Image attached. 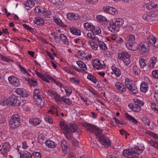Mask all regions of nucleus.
I'll list each match as a JSON object with an SVG mask.
<instances>
[{"instance_id": "7", "label": "nucleus", "mask_w": 158, "mask_h": 158, "mask_svg": "<svg viewBox=\"0 0 158 158\" xmlns=\"http://www.w3.org/2000/svg\"><path fill=\"white\" fill-rule=\"evenodd\" d=\"M130 57V54L126 52L119 53L118 55V59L122 60L126 66L128 65L131 62Z\"/></svg>"}, {"instance_id": "42", "label": "nucleus", "mask_w": 158, "mask_h": 158, "mask_svg": "<svg viewBox=\"0 0 158 158\" xmlns=\"http://www.w3.org/2000/svg\"><path fill=\"white\" fill-rule=\"evenodd\" d=\"M151 109L155 113L158 114V105L154 103H152L150 105Z\"/></svg>"}, {"instance_id": "14", "label": "nucleus", "mask_w": 158, "mask_h": 158, "mask_svg": "<svg viewBox=\"0 0 158 158\" xmlns=\"http://www.w3.org/2000/svg\"><path fill=\"white\" fill-rule=\"evenodd\" d=\"M10 148V144L7 142H5L2 145V147L0 151L1 153L4 156L7 155Z\"/></svg>"}, {"instance_id": "19", "label": "nucleus", "mask_w": 158, "mask_h": 158, "mask_svg": "<svg viewBox=\"0 0 158 158\" xmlns=\"http://www.w3.org/2000/svg\"><path fill=\"white\" fill-rule=\"evenodd\" d=\"M128 107L134 112H138L141 110L140 106L138 104H137L135 102L134 103L129 104Z\"/></svg>"}, {"instance_id": "61", "label": "nucleus", "mask_w": 158, "mask_h": 158, "mask_svg": "<svg viewBox=\"0 0 158 158\" xmlns=\"http://www.w3.org/2000/svg\"><path fill=\"white\" fill-rule=\"evenodd\" d=\"M66 95L69 96L72 93V90L69 87H67L65 89Z\"/></svg>"}, {"instance_id": "56", "label": "nucleus", "mask_w": 158, "mask_h": 158, "mask_svg": "<svg viewBox=\"0 0 158 158\" xmlns=\"http://www.w3.org/2000/svg\"><path fill=\"white\" fill-rule=\"evenodd\" d=\"M97 20L99 22H106L107 19L104 16L102 15H98L96 17Z\"/></svg>"}, {"instance_id": "20", "label": "nucleus", "mask_w": 158, "mask_h": 158, "mask_svg": "<svg viewBox=\"0 0 158 158\" xmlns=\"http://www.w3.org/2000/svg\"><path fill=\"white\" fill-rule=\"evenodd\" d=\"M93 66L94 68L97 69H101L105 67L101 63L100 61L97 59L93 61Z\"/></svg>"}, {"instance_id": "8", "label": "nucleus", "mask_w": 158, "mask_h": 158, "mask_svg": "<svg viewBox=\"0 0 158 158\" xmlns=\"http://www.w3.org/2000/svg\"><path fill=\"white\" fill-rule=\"evenodd\" d=\"M100 143L105 147L108 148L111 145V141L109 138L101 134L97 137Z\"/></svg>"}, {"instance_id": "33", "label": "nucleus", "mask_w": 158, "mask_h": 158, "mask_svg": "<svg viewBox=\"0 0 158 158\" xmlns=\"http://www.w3.org/2000/svg\"><path fill=\"white\" fill-rule=\"evenodd\" d=\"M147 61L143 57H140L139 60V63L141 68L143 69L147 65Z\"/></svg>"}, {"instance_id": "58", "label": "nucleus", "mask_w": 158, "mask_h": 158, "mask_svg": "<svg viewBox=\"0 0 158 158\" xmlns=\"http://www.w3.org/2000/svg\"><path fill=\"white\" fill-rule=\"evenodd\" d=\"M142 18L144 20L149 21L152 19L151 15L148 14H145L143 15Z\"/></svg>"}, {"instance_id": "40", "label": "nucleus", "mask_w": 158, "mask_h": 158, "mask_svg": "<svg viewBox=\"0 0 158 158\" xmlns=\"http://www.w3.org/2000/svg\"><path fill=\"white\" fill-rule=\"evenodd\" d=\"M64 102L68 106H70L72 104L71 100L69 98H67L65 96H63L62 102Z\"/></svg>"}, {"instance_id": "27", "label": "nucleus", "mask_w": 158, "mask_h": 158, "mask_svg": "<svg viewBox=\"0 0 158 158\" xmlns=\"http://www.w3.org/2000/svg\"><path fill=\"white\" fill-rule=\"evenodd\" d=\"M60 41L62 42L66 46L69 45V43L68 39L64 34H60Z\"/></svg>"}, {"instance_id": "12", "label": "nucleus", "mask_w": 158, "mask_h": 158, "mask_svg": "<svg viewBox=\"0 0 158 158\" xmlns=\"http://www.w3.org/2000/svg\"><path fill=\"white\" fill-rule=\"evenodd\" d=\"M33 98L35 103L40 107H42L44 106V100L42 95L35 96Z\"/></svg>"}, {"instance_id": "37", "label": "nucleus", "mask_w": 158, "mask_h": 158, "mask_svg": "<svg viewBox=\"0 0 158 158\" xmlns=\"http://www.w3.org/2000/svg\"><path fill=\"white\" fill-rule=\"evenodd\" d=\"M131 71L132 73L134 74V75H138L140 72V70L137 66H133L131 69Z\"/></svg>"}, {"instance_id": "18", "label": "nucleus", "mask_w": 158, "mask_h": 158, "mask_svg": "<svg viewBox=\"0 0 158 158\" xmlns=\"http://www.w3.org/2000/svg\"><path fill=\"white\" fill-rule=\"evenodd\" d=\"M61 146L62 151V155L64 156L67 154V144L65 140L63 139L61 140Z\"/></svg>"}, {"instance_id": "59", "label": "nucleus", "mask_w": 158, "mask_h": 158, "mask_svg": "<svg viewBox=\"0 0 158 158\" xmlns=\"http://www.w3.org/2000/svg\"><path fill=\"white\" fill-rule=\"evenodd\" d=\"M152 76L153 78L155 79H158V70H154L152 72Z\"/></svg>"}, {"instance_id": "55", "label": "nucleus", "mask_w": 158, "mask_h": 158, "mask_svg": "<svg viewBox=\"0 0 158 158\" xmlns=\"http://www.w3.org/2000/svg\"><path fill=\"white\" fill-rule=\"evenodd\" d=\"M99 47L103 50H106L107 49V47L106 45L103 42L101 41L99 42Z\"/></svg>"}, {"instance_id": "43", "label": "nucleus", "mask_w": 158, "mask_h": 158, "mask_svg": "<svg viewBox=\"0 0 158 158\" xmlns=\"http://www.w3.org/2000/svg\"><path fill=\"white\" fill-rule=\"evenodd\" d=\"M52 15V12L50 11H48L45 9L44 10L42 16L46 18H50Z\"/></svg>"}, {"instance_id": "57", "label": "nucleus", "mask_w": 158, "mask_h": 158, "mask_svg": "<svg viewBox=\"0 0 158 158\" xmlns=\"http://www.w3.org/2000/svg\"><path fill=\"white\" fill-rule=\"evenodd\" d=\"M155 2H150L146 4V6L147 8L149 10L154 9L155 5Z\"/></svg>"}, {"instance_id": "64", "label": "nucleus", "mask_w": 158, "mask_h": 158, "mask_svg": "<svg viewBox=\"0 0 158 158\" xmlns=\"http://www.w3.org/2000/svg\"><path fill=\"white\" fill-rule=\"evenodd\" d=\"M90 46L92 49L93 50L96 51L97 50L98 45L95 43H93L92 44H90Z\"/></svg>"}, {"instance_id": "25", "label": "nucleus", "mask_w": 158, "mask_h": 158, "mask_svg": "<svg viewBox=\"0 0 158 158\" xmlns=\"http://www.w3.org/2000/svg\"><path fill=\"white\" fill-rule=\"evenodd\" d=\"M78 57L82 60H86L87 59V55L85 52L82 50H79L77 52Z\"/></svg>"}, {"instance_id": "13", "label": "nucleus", "mask_w": 158, "mask_h": 158, "mask_svg": "<svg viewBox=\"0 0 158 158\" xmlns=\"http://www.w3.org/2000/svg\"><path fill=\"white\" fill-rule=\"evenodd\" d=\"M8 80L12 85L16 87L19 86L20 84L19 79L15 76L11 75L8 77Z\"/></svg>"}, {"instance_id": "28", "label": "nucleus", "mask_w": 158, "mask_h": 158, "mask_svg": "<svg viewBox=\"0 0 158 158\" xmlns=\"http://www.w3.org/2000/svg\"><path fill=\"white\" fill-rule=\"evenodd\" d=\"M33 23L34 24L38 25L41 26L44 24V21L43 19L39 17L35 18L33 20Z\"/></svg>"}, {"instance_id": "45", "label": "nucleus", "mask_w": 158, "mask_h": 158, "mask_svg": "<svg viewBox=\"0 0 158 158\" xmlns=\"http://www.w3.org/2000/svg\"><path fill=\"white\" fill-rule=\"evenodd\" d=\"M141 120L145 125L149 126L150 121L149 118L143 117L141 119Z\"/></svg>"}, {"instance_id": "34", "label": "nucleus", "mask_w": 158, "mask_h": 158, "mask_svg": "<svg viewBox=\"0 0 158 158\" xmlns=\"http://www.w3.org/2000/svg\"><path fill=\"white\" fill-rule=\"evenodd\" d=\"M69 30L73 34L78 35H81V31L80 30L74 27L70 28Z\"/></svg>"}, {"instance_id": "5", "label": "nucleus", "mask_w": 158, "mask_h": 158, "mask_svg": "<svg viewBox=\"0 0 158 158\" xmlns=\"http://www.w3.org/2000/svg\"><path fill=\"white\" fill-rule=\"evenodd\" d=\"M125 86L133 94H136L138 93V89L135 84L134 82L132 80L127 78L125 80Z\"/></svg>"}, {"instance_id": "10", "label": "nucleus", "mask_w": 158, "mask_h": 158, "mask_svg": "<svg viewBox=\"0 0 158 158\" xmlns=\"http://www.w3.org/2000/svg\"><path fill=\"white\" fill-rule=\"evenodd\" d=\"M134 151L130 149H124L123 152V155L127 158H137L138 154Z\"/></svg>"}, {"instance_id": "41", "label": "nucleus", "mask_w": 158, "mask_h": 158, "mask_svg": "<svg viewBox=\"0 0 158 158\" xmlns=\"http://www.w3.org/2000/svg\"><path fill=\"white\" fill-rule=\"evenodd\" d=\"M55 22L58 25L63 27H66L67 25L64 24L62 21L60 19L56 18L54 19Z\"/></svg>"}, {"instance_id": "35", "label": "nucleus", "mask_w": 158, "mask_h": 158, "mask_svg": "<svg viewBox=\"0 0 158 158\" xmlns=\"http://www.w3.org/2000/svg\"><path fill=\"white\" fill-rule=\"evenodd\" d=\"M77 63L78 66L83 71H85L87 69V67L85 63L81 61H77Z\"/></svg>"}, {"instance_id": "2", "label": "nucleus", "mask_w": 158, "mask_h": 158, "mask_svg": "<svg viewBox=\"0 0 158 158\" xmlns=\"http://www.w3.org/2000/svg\"><path fill=\"white\" fill-rule=\"evenodd\" d=\"M124 23V21L120 18L113 19L110 22L108 29L111 32H114L117 31L118 27L122 26Z\"/></svg>"}, {"instance_id": "6", "label": "nucleus", "mask_w": 158, "mask_h": 158, "mask_svg": "<svg viewBox=\"0 0 158 158\" xmlns=\"http://www.w3.org/2000/svg\"><path fill=\"white\" fill-rule=\"evenodd\" d=\"M19 116L17 114L12 115L10 121V127L13 129L18 127L20 123Z\"/></svg>"}, {"instance_id": "3", "label": "nucleus", "mask_w": 158, "mask_h": 158, "mask_svg": "<svg viewBox=\"0 0 158 158\" xmlns=\"http://www.w3.org/2000/svg\"><path fill=\"white\" fill-rule=\"evenodd\" d=\"M83 126L86 131L94 134L96 137L103 132L102 129L90 124L85 123Z\"/></svg>"}, {"instance_id": "22", "label": "nucleus", "mask_w": 158, "mask_h": 158, "mask_svg": "<svg viewBox=\"0 0 158 158\" xmlns=\"http://www.w3.org/2000/svg\"><path fill=\"white\" fill-rule=\"evenodd\" d=\"M157 61V59L156 57H152L148 63V67L150 68H154Z\"/></svg>"}, {"instance_id": "9", "label": "nucleus", "mask_w": 158, "mask_h": 158, "mask_svg": "<svg viewBox=\"0 0 158 158\" xmlns=\"http://www.w3.org/2000/svg\"><path fill=\"white\" fill-rule=\"evenodd\" d=\"M20 158H41V155L39 152H34L31 154L25 151L23 154L20 155Z\"/></svg>"}, {"instance_id": "31", "label": "nucleus", "mask_w": 158, "mask_h": 158, "mask_svg": "<svg viewBox=\"0 0 158 158\" xmlns=\"http://www.w3.org/2000/svg\"><path fill=\"white\" fill-rule=\"evenodd\" d=\"M111 69L113 73L116 77H118L121 76V72L119 69L113 65L111 67Z\"/></svg>"}, {"instance_id": "47", "label": "nucleus", "mask_w": 158, "mask_h": 158, "mask_svg": "<svg viewBox=\"0 0 158 158\" xmlns=\"http://www.w3.org/2000/svg\"><path fill=\"white\" fill-rule=\"evenodd\" d=\"M44 118L46 122L51 124L53 123V120L50 116L45 114L44 116Z\"/></svg>"}, {"instance_id": "38", "label": "nucleus", "mask_w": 158, "mask_h": 158, "mask_svg": "<svg viewBox=\"0 0 158 158\" xmlns=\"http://www.w3.org/2000/svg\"><path fill=\"white\" fill-rule=\"evenodd\" d=\"M25 80L28 81L31 86H33L34 87H35L37 85V82L35 80H33L29 78H25Z\"/></svg>"}, {"instance_id": "16", "label": "nucleus", "mask_w": 158, "mask_h": 158, "mask_svg": "<svg viewBox=\"0 0 158 158\" xmlns=\"http://www.w3.org/2000/svg\"><path fill=\"white\" fill-rule=\"evenodd\" d=\"M147 42L149 43L151 46L155 48H158V45H156V40L155 37L152 36H149L147 39Z\"/></svg>"}, {"instance_id": "36", "label": "nucleus", "mask_w": 158, "mask_h": 158, "mask_svg": "<svg viewBox=\"0 0 158 158\" xmlns=\"http://www.w3.org/2000/svg\"><path fill=\"white\" fill-rule=\"evenodd\" d=\"M0 59L3 61L8 62H13V60L8 57L5 56L2 54H0Z\"/></svg>"}, {"instance_id": "23", "label": "nucleus", "mask_w": 158, "mask_h": 158, "mask_svg": "<svg viewBox=\"0 0 158 158\" xmlns=\"http://www.w3.org/2000/svg\"><path fill=\"white\" fill-rule=\"evenodd\" d=\"M24 5L25 8L27 10H29L34 6L35 3L33 1L27 0L24 2Z\"/></svg>"}, {"instance_id": "60", "label": "nucleus", "mask_w": 158, "mask_h": 158, "mask_svg": "<svg viewBox=\"0 0 158 158\" xmlns=\"http://www.w3.org/2000/svg\"><path fill=\"white\" fill-rule=\"evenodd\" d=\"M54 41L57 44H60V35H54Z\"/></svg>"}, {"instance_id": "53", "label": "nucleus", "mask_w": 158, "mask_h": 158, "mask_svg": "<svg viewBox=\"0 0 158 158\" xmlns=\"http://www.w3.org/2000/svg\"><path fill=\"white\" fill-rule=\"evenodd\" d=\"M87 78L95 83H96L98 81L95 77L89 74L87 75Z\"/></svg>"}, {"instance_id": "49", "label": "nucleus", "mask_w": 158, "mask_h": 158, "mask_svg": "<svg viewBox=\"0 0 158 158\" xmlns=\"http://www.w3.org/2000/svg\"><path fill=\"white\" fill-rule=\"evenodd\" d=\"M91 31L96 34H100L101 32V30L99 27H95L94 26V27H93V29H91Z\"/></svg>"}, {"instance_id": "26", "label": "nucleus", "mask_w": 158, "mask_h": 158, "mask_svg": "<svg viewBox=\"0 0 158 158\" xmlns=\"http://www.w3.org/2000/svg\"><path fill=\"white\" fill-rule=\"evenodd\" d=\"M44 10H45V8L38 6L35 8L34 11L37 15L42 16Z\"/></svg>"}, {"instance_id": "15", "label": "nucleus", "mask_w": 158, "mask_h": 158, "mask_svg": "<svg viewBox=\"0 0 158 158\" xmlns=\"http://www.w3.org/2000/svg\"><path fill=\"white\" fill-rule=\"evenodd\" d=\"M114 86L120 93H124L126 91L127 89L125 86L123 84L120 82H116L114 84Z\"/></svg>"}, {"instance_id": "1", "label": "nucleus", "mask_w": 158, "mask_h": 158, "mask_svg": "<svg viewBox=\"0 0 158 158\" xmlns=\"http://www.w3.org/2000/svg\"><path fill=\"white\" fill-rule=\"evenodd\" d=\"M60 125L66 137L68 139H72L73 137L72 133L74 132L77 130V126L74 123L67 124L64 121H60Z\"/></svg>"}, {"instance_id": "63", "label": "nucleus", "mask_w": 158, "mask_h": 158, "mask_svg": "<svg viewBox=\"0 0 158 158\" xmlns=\"http://www.w3.org/2000/svg\"><path fill=\"white\" fill-rule=\"evenodd\" d=\"M40 89H35L33 92V97H35V96H40L42 95L40 94Z\"/></svg>"}, {"instance_id": "24", "label": "nucleus", "mask_w": 158, "mask_h": 158, "mask_svg": "<svg viewBox=\"0 0 158 158\" xmlns=\"http://www.w3.org/2000/svg\"><path fill=\"white\" fill-rule=\"evenodd\" d=\"M148 85L144 81H142L140 84V90L141 92L143 93H146L148 89Z\"/></svg>"}, {"instance_id": "62", "label": "nucleus", "mask_w": 158, "mask_h": 158, "mask_svg": "<svg viewBox=\"0 0 158 158\" xmlns=\"http://www.w3.org/2000/svg\"><path fill=\"white\" fill-rule=\"evenodd\" d=\"M43 137L44 135L42 134H41L39 136L38 141L40 143H44V138Z\"/></svg>"}, {"instance_id": "30", "label": "nucleus", "mask_w": 158, "mask_h": 158, "mask_svg": "<svg viewBox=\"0 0 158 158\" xmlns=\"http://www.w3.org/2000/svg\"><path fill=\"white\" fill-rule=\"evenodd\" d=\"M125 115L127 119L130 122L132 123L135 124L138 123V121L134 117H133L128 113H125Z\"/></svg>"}, {"instance_id": "48", "label": "nucleus", "mask_w": 158, "mask_h": 158, "mask_svg": "<svg viewBox=\"0 0 158 158\" xmlns=\"http://www.w3.org/2000/svg\"><path fill=\"white\" fill-rule=\"evenodd\" d=\"M63 97H60L59 94H56L55 96L54 99L58 104H60L62 103V101Z\"/></svg>"}, {"instance_id": "44", "label": "nucleus", "mask_w": 158, "mask_h": 158, "mask_svg": "<svg viewBox=\"0 0 158 158\" xmlns=\"http://www.w3.org/2000/svg\"><path fill=\"white\" fill-rule=\"evenodd\" d=\"M118 11L116 8L111 6L109 9V14L113 15H116L118 14Z\"/></svg>"}, {"instance_id": "39", "label": "nucleus", "mask_w": 158, "mask_h": 158, "mask_svg": "<svg viewBox=\"0 0 158 158\" xmlns=\"http://www.w3.org/2000/svg\"><path fill=\"white\" fill-rule=\"evenodd\" d=\"M148 143L155 148L158 149V142L151 140L148 141Z\"/></svg>"}, {"instance_id": "11", "label": "nucleus", "mask_w": 158, "mask_h": 158, "mask_svg": "<svg viewBox=\"0 0 158 158\" xmlns=\"http://www.w3.org/2000/svg\"><path fill=\"white\" fill-rule=\"evenodd\" d=\"M138 47L140 53L142 54L147 53L149 50L148 45L146 41L141 42Z\"/></svg>"}, {"instance_id": "32", "label": "nucleus", "mask_w": 158, "mask_h": 158, "mask_svg": "<svg viewBox=\"0 0 158 158\" xmlns=\"http://www.w3.org/2000/svg\"><path fill=\"white\" fill-rule=\"evenodd\" d=\"M41 121L39 118H31L29 119V123L33 126H37L39 125Z\"/></svg>"}, {"instance_id": "51", "label": "nucleus", "mask_w": 158, "mask_h": 158, "mask_svg": "<svg viewBox=\"0 0 158 158\" xmlns=\"http://www.w3.org/2000/svg\"><path fill=\"white\" fill-rule=\"evenodd\" d=\"M125 45L127 48L128 50L131 51L135 50V48L133 46V42L131 43H127Z\"/></svg>"}, {"instance_id": "29", "label": "nucleus", "mask_w": 158, "mask_h": 158, "mask_svg": "<svg viewBox=\"0 0 158 158\" xmlns=\"http://www.w3.org/2000/svg\"><path fill=\"white\" fill-rule=\"evenodd\" d=\"M44 143L46 146L49 148H55L56 146V143L51 140L46 141H45Z\"/></svg>"}, {"instance_id": "54", "label": "nucleus", "mask_w": 158, "mask_h": 158, "mask_svg": "<svg viewBox=\"0 0 158 158\" xmlns=\"http://www.w3.org/2000/svg\"><path fill=\"white\" fill-rule=\"evenodd\" d=\"M83 25L84 28L87 30L89 29L91 30L92 29H93V27H94V26L92 24L87 22L84 23Z\"/></svg>"}, {"instance_id": "50", "label": "nucleus", "mask_w": 158, "mask_h": 158, "mask_svg": "<svg viewBox=\"0 0 158 158\" xmlns=\"http://www.w3.org/2000/svg\"><path fill=\"white\" fill-rule=\"evenodd\" d=\"M0 104L2 106L8 105V101H7L6 98L4 97H1L0 98Z\"/></svg>"}, {"instance_id": "46", "label": "nucleus", "mask_w": 158, "mask_h": 158, "mask_svg": "<svg viewBox=\"0 0 158 158\" xmlns=\"http://www.w3.org/2000/svg\"><path fill=\"white\" fill-rule=\"evenodd\" d=\"M126 40L128 42L133 43L135 40V37L133 35H128L126 37Z\"/></svg>"}, {"instance_id": "21", "label": "nucleus", "mask_w": 158, "mask_h": 158, "mask_svg": "<svg viewBox=\"0 0 158 158\" xmlns=\"http://www.w3.org/2000/svg\"><path fill=\"white\" fill-rule=\"evenodd\" d=\"M15 92L17 94L23 97H27L29 95L28 93L22 89H17L15 90Z\"/></svg>"}, {"instance_id": "4", "label": "nucleus", "mask_w": 158, "mask_h": 158, "mask_svg": "<svg viewBox=\"0 0 158 158\" xmlns=\"http://www.w3.org/2000/svg\"><path fill=\"white\" fill-rule=\"evenodd\" d=\"M8 104L9 106H22L25 103V101L20 99V97L12 95L9 97Z\"/></svg>"}, {"instance_id": "52", "label": "nucleus", "mask_w": 158, "mask_h": 158, "mask_svg": "<svg viewBox=\"0 0 158 158\" xmlns=\"http://www.w3.org/2000/svg\"><path fill=\"white\" fill-rule=\"evenodd\" d=\"M146 133L150 136L153 138L155 139H158V135L154 133L151 132L149 131H147L145 132Z\"/></svg>"}, {"instance_id": "17", "label": "nucleus", "mask_w": 158, "mask_h": 158, "mask_svg": "<svg viewBox=\"0 0 158 158\" xmlns=\"http://www.w3.org/2000/svg\"><path fill=\"white\" fill-rule=\"evenodd\" d=\"M79 15L74 13H69L67 14V19L71 21L74 22L78 19Z\"/></svg>"}]
</instances>
